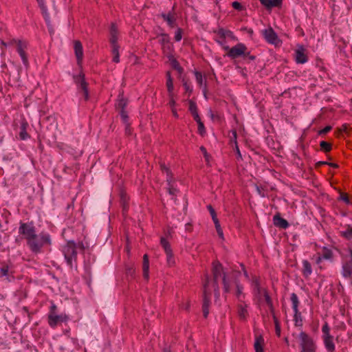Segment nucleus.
<instances>
[{"instance_id":"obj_32","label":"nucleus","mask_w":352,"mask_h":352,"mask_svg":"<svg viewBox=\"0 0 352 352\" xmlns=\"http://www.w3.org/2000/svg\"><path fill=\"white\" fill-rule=\"evenodd\" d=\"M160 168L163 173L166 174V181L170 184L172 181V175L169 168L163 163L160 164Z\"/></svg>"},{"instance_id":"obj_46","label":"nucleus","mask_w":352,"mask_h":352,"mask_svg":"<svg viewBox=\"0 0 352 352\" xmlns=\"http://www.w3.org/2000/svg\"><path fill=\"white\" fill-rule=\"evenodd\" d=\"M172 65H173V67L177 69L179 72H182V68L180 67L179 63L175 60V59H173V61H172Z\"/></svg>"},{"instance_id":"obj_29","label":"nucleus","mask_w":352,"mask_h":352,"mask_svg":"<svg viewBox=\"0 0 352 352\" xmlns=\"http://www.w3.org/2000/svg\"><path fill=\"white\" fill-rule=\"evenodd\" d=\"M157 38L159 39V43L161 44L162 46L170 43V37L168 34L166 33H162L158 34Z\"/></svg>"},{"instance_id":"obj_28","label":"nucleus","mask_w":352,"mask_h":352,"mask_svg":"<svg viewBox=\"0 0 352 352\" xmlns=\"http://www.w3.org/2000/svg\"><path fill=\"white\" fill-rule=\"evenodd\" d=\"M217 34L219 37L221 39H225L226 37L232 38L233 36V34L230 30H226L223 28H220L217 31Z\"/></svg>"},{"instance_id":"obj_50","label":"nucleus","mask_w":352,"mask_h":352,"mask_svg":"<svg viewBox=\"0 0 352 352\" xmlns=\"http://www.w3.org/2000/svg\"><path fill=\"white\" fill-rule=\"evenodd\" d=\"M232 7L237 10H242V6L241 4L238 1H234L232 3Z\"/></svg>"},{"instance_id":"obj_61","label":"nucleus","mask_w":352,"mask_h":352,"mask_svg":"<svg viewBox=\"0 0 352 352\" xmlns=\"http://www.w3.org/2000/svg\"><path fill=\"white\" fill-rule=\"evenodd\" d=\"M217 234L219 236V237L223 239V233L222 229L219 228V230H217Z\"/></svg>"},{"instance_id":"obj_58","label":"nucleus","mask_w":352,"mask_h":352,"mask_svg":"<svg viewBox=\"0 0 352 352\" xmlns=\"http://www.w3.org/2000/svg\"><path fill=\"white\" fill-rule=\"evenodd\" d=\"M185 89L188 92H192V89L190 88V86L186 82L183 84Z\"/></svg>"},{"instance_id":"obj_13","label":"nucleus","mask_w":352,"mask_h":352,"mask_svg":"<svg viewBox=\"0 0 352 352\" xmlns=\"http://www.w3.org/2000/svg\"><path fill=\"white\" fill-rule=\"evenodd\" d=\"M295 60L296 62L299 64H304L307 61V56L305 54V50L302 46H300L296 50Z\"/></svg>"},{"instance_id":"obj_36","label":"nucleus","mask_w":352,"mask_h":352,"mask_svg":"<svg viewBox=\"0 0 352 352\" xmlns=\"http://www.w3.org/2000/svg\"><path fill=\"white\" fill-rule=\"evenodd\" d=\"M262 296H264L267 305H268V307H270L271 311H272L273 310V303H272V300L267 291H263V294Z\"/></svg>"},{"instance_id":"obj_41","label":"nucleus","mask_w":352,"mask_h":352,"mask_svg":"<svg viewBox=\"0 0 352 352\" xmlns=\"http://www.w3.org/2000/svg\"><path fill=\"white\" fill-rule=\"evenodd\" d=\"M182 30L181 28H177L175 34V40L177 42H179L182 40Z\"/></svg>"},{"instance_id":"obj_11","label":"nucleus","mask_w":352,"mask_h":352,"mask_svg":"<svg viewBox=\"0 0 352 352\" xmlns=\"http://www.w3.org/2000/svg\"><path fill=\"white\" fill-rule=\"evenodd\" d=\"M263 35L265 39L271 44L278 45L280 43L277 34L272 28H269L263 31Z\"/></svg>"},{"instance_id":"obj_20","label":"nucleus","mask_w":352,"mask_h":352,"mask_svg":"<svg viewBox=\"0 0 352 352\" xmlns=\"http://www.w3.org/2000/svg\"><path fill=\"white\" fill-rule=\"evenodd\" d=\"M291 301L292 304V308L294 312V317L296 319L297 318V316L300 315V312L298 311V305H299V300L297 295L295 293H292L291 294Z\"/></svg>"},{"instance_id":"obj_34","label":"nucleus","mask_w":352,"mask_h":352,"mask_svg":"<svg viewBox=\"0 0 352 352\" xmlns=\"http://www.w3.org/2000/svg\"><path fill=\"white\" fill-rule=\"evenodd\" d=\"M119 48L120 47H115L111 50V53L113 54V61L116 63L120 62Z\"/></svg>"},{"instance_id":"obj_56","label":"nucleus","mask_w":352,"mask_h":352,"mask_svg":"<svg viewBox=\"0 0 352 352\" xmlns=\"http://www.w3.org/2000/svg\"><path fill=\"white\" fill-rule=\"evenodd\" d=\"M169 97H170L169 104L171 107V108H174L176 102L173 98V94L172 95V96H169Z\"/></svg>"},{"instance_id":"obj_39","label":"nucleus","mask_w":352,"mask_h":352,"mask_svg":"<svg viewBox=\"0 0 352 352\" xmlns=\"http://www.w3.org/2000/svg\"><path fill=\"white\" fill-rule=\"evenodd\" d=\"M110 43L112 48L120 47L118 43V35H110Z\"/></svg>"},{"instance_id":"obj_1","label":"nucleus","mask_w":352,"mask_h":352,"mask_svg":"<svg viewBox=\"0 0 352 352\" xmlns=\"http://www.w3.org/2000/svg\"><path fill=\"white\" fill-rule=\"evenodd\" d=\"M212 274H213V283L212 287L214 289V295L217 298L219 296V286L217 283V279L223 276V290L226 293H229L230 292V286L228 281L226 279V273L223 271L222 265L219 261H214L212 264Z\"/></svg>"},{"instance_id":"obj_52","label":"nucleus","mask_w":352,"mask_h":352,"mask_svg":"<svg viewBox=\"0 0 352 352\" xmlns=\"http://www.w3.org/2000/svg\"><path fill=\"white\" fill-rule=\"evenodd\" d=\"M207 208H208V210H209L210 214V215H211L212 218L213 217H214V216H216V215H217V214H216V212H215L214 209L212 208V206L211 205H208V206H207Z\"/></svg>"},{"instance_id":"obj_5","label":"nucleus","mask_w":352,"mask_h":352,"mask_svg":"<svg viewBox=\"0 0 352 352\" xmlns=\"http://www.w3.org/2000/svg\"><path fill=\"white\" fill-rule=\"evenodd\" d=\"M299 339L302 348L301 352L315 351L316 346L314 340L307 333L304 331L300 332L299 334Z\"/></svg>"},{"instance_id":"obj_47","label":"nucleus","mask_w":352,"mask_h":352,"mask_svg":"<svg viewBox=\"0 0 352 352\" xmlns=\"http://www.w3.org/2000/svg\"><path fill=\"white\" fill-rule=\"evenodd\" d=\"M37 1L38 3L40 8L42 10L43 13L46 14L47 8H46V6H45L44 0H37Z\"/></svg>"},{"instance_id":"obj_4","label":"nucleus","mask_w":352,"mask_h":352,"mask_svg":"<svg viewBox=\"0 0 352 352\" xmlns=\"http://www.w3.org/2000/svg\"><path fill=\"white\" fill-rule=\"evenodd\" d=\"M223 49L227 51V56L232 59L237 58L240 56H243L246 54L248 50L247 47L241 43H237L236 45L230 48L228 45H224Z\"/></svg>"},{"instance_id":"obj_48","label":"nucleus","mask_w":352,"mask_h":352,"mask_svg":"<svg viewBox=\"0 0 352 352\" xmlns=\"http://www.w3.org/2000/svg\"><path fill=\"white\" fill-rule=\"evenodd\" d=\"M198 124V131L201 135H204L205 133V127L204 123L200 122Z\"/></svg>"},{"instance_id":"obj_6","label":"nucleus","mask_w":352,"mask_h":352,"mask_svg":"<svg viewBox=\"0 0 352 352\" xmlns=\"http://www.w3.org/2000/svg\"><path fill=\"white\" fill-rule=\"evenodd\" d=\"M19 233L21 235H23L24 238L27 240V241L30 239L34 237V235L36 234V230L33 223L20 222Z\"/></svg>"},{"instance_id":"obj_44","label":"nucleus","mask_w":352,"mask_h":352,"mask_svg":"<svg viewBox=\"0 0 352 352\" xmlns=\"http://www.w3.org/2000/svg\"><path fill=\"white\" fill-rule=\"evenodd\" d=\"M110 35H118V30L115 23H111V25Z\"/></svg>"},{"instance_id":"obj_51","label":"nucleus","mask_w":352,"mask_h":352,"mask_svg":"<svg viewBox=\"0 0 352 352\" xmlns=\"http://www.w3.org/2000/svg\"><path fill=\"white\" fill-rule=\"evenodd\" d=\"M200 150L201 151L202 153L204 154L205 158H206V161H208V158H209V155L208 153H207V151L206 149V148L204 146H201L200 147Z\"/></svg>"},{"instance_id":"obj_10","label":"nucleus","mask_w":352,"mask_h":352,"mask_svg":"<svg viewBox=\"0 0 352 352\" xmlns=\"http://www.w3.org/2000/svg\"><path fill=\"white\" fill-rule=\"evenodd\" d=\"M74 80L75 83L82 90L85 99L87 100L89 98V93L87 89V83L85 80V75L82 73H80L78 75L74 76Z\"/></svg>"},{"instance_id":"obj_42","label":"nucleus","mask_w":352,"mask_h":352,"mask_svg":"<svg viewBox=\"0 0 352 352\" xmlns=\"http://www.w3.org/2000/svg\"><path fill=\"white\" fill-rule=\"evenodd\" d=\"M274 324H275L276 333L278 336H280V327L279 322L275 316H274Z\"/></svg>"},{"instance_id":"obj_57","label":"nucleus","mask_w":352,"mask_h":352,"mask_svg":"<svg viewBox=\"0 0 352 352\" xmlns=\"http://www.w3.org/2000/svg\"><path fill=\"white\" fill-rule=\"evenodd\" d=\"M192 116H193V118H194L195 120L197 123H199V122H201V118H200V117H199V114H198V112H197V113H195L192 114Z\"/></svg>"},{"instance_id":"obj_53","label":"nucleus","mask_w":352,"mask_h":352,"mask_svg":"<svg viewBox=\"0 0 352 352\" xmlns=\"http://www.w3.org/2000/svg\"><path fill=\"white\" fill-rule=\"evenodd\" d=\"M168 185H169V187H168V192L170 195H175L177 192V189L173 188L171 185H170V183L169 184L168 183Z\"/></svg>"},{"instance_id":"obj_23","label":"nucleus","mask_w":352,"mask_h":352,"mask_svg":"<svg viewBox=\"0 0 352 352\" xmlns=\"http://www.w3.org/2000/svg\"><path fill=\"white\" fill-rule=\"evenodd\" d=\"M264 340L262 336H257L255 338L254 348L255 352H263Z\"/></svg>"},{"instance_id":"obj_24","label":"nucleus","mask_w":352,"mask_h":352,"mask_svg":"<svg viewBox=\"0 0 352 352\" xmlns=\"http://www.w3.org/2000/svg\"><path fill=\"white\" fill-rule=\"evenodd\" d=\"M235 285H236V294H235L236 296L240 302H242L245 298V294L243 293V287L242 285L240 284V283L239 281H236Z\"/></svg>"},{"instance_id":"obj_49","label":"nucleus","mask_w":352,"mask_h":352,"mask_svg":"<svg viewBox=\"0 0 352 352\" xmlns=\"http://www.w3.org/2000/svg\"><path fill=\"white\" fill-rule=\"evenodd\" d=\"M331 130V126H327L324 129H322V130L319 131L318 134L319 135L326 134L327 133H328Z\"/></svg>"},{"instance_id":"obj_7","label":"nucleus","mask_w":352,"mask_h":352,"mask_svg":"<svg viewBox=\"0 0 352 352\" xmlns=\"http://www.w3.org/2000/svg\"><path fill=\"white\" fill-rule=\"evenodd\" d=\"M209 280L207 277L205 283L204 284V302H203V314L204 318H207L209 314L210 297L211 292L208 288Z\"/></svg>"},{"instance_id":"obj_62","label":"nucleus","mask_w":352,"mask_h":352,"mask_svg":"<svg viewBox=\"0 0 352 352\" xmlns=\"http://www.w3.org/2000/svg\"><path fill=\"white\" fill-rule=\"evenodd\" d=\"M56 309V305L54 304H52L50 307V313H55Z\"/></svg>"},{"instance_id":"obj_35","label":"nucleus","mask_w":352,"mask_h":352,"mask_svg":"<svg viewBox=\"0 0 352 352\" xmlns=\"http://www.w3.org/2000/svg\"><path fill=\"white\" fill-rule=\"evenodd\" d=\"M340 233L345 239H352V226H349L346 230L342 231Z\"/></svg>"},{"instance_id":"obj_63","label":"nucleus","mask_w":352,"mask_h":352,"mask_svg":"<svg viewBox=\"0 0 352 352\" xmlns=\"http://www.w3.org/2000/svg\"><path fill=\"white\" fill-rule=\"evenodd\" d=\"M349 256H350L349 261H346V263L352 265V250H349Z\"/></svg>"},{"instance_id":"obj_30","label":"nucleus","mask_w":352,"mask_h":352,"mask_svg":"<svg viewBox=\"0 0 352 352\" xmlns=\"http://www.w3.org/2000/svg\"><path fill=\"white\" fill-rule=\"evenodd\" d=\"M166 75H167V81H166L167 90H168L169 96H172V95L173 94V88H174L173 79L170 76V74L169 72H167Z\"/></svg>"},{"instance_id":"obj_45","label":"nucleus","mask_w":352,"mask_h":352,"mask_svg":"<svg viewBox=\"0 0 352 352\" xmlns=\"http://www.w3.org/2000/svg\"><path fill=\"white\" fill-rule=\"evenodd\" d=\"M118 106L121 109H124L126 106V101L123 98H120L118 101Z\"/></svg>"},{"instance_id":"obj_16","label":"nucleus","mask_w":352,"mask_h":352,"mask_svg":"<svg viewBox=\"0 0 352 352\" xmlns=\"http://www.w3.org/2000/svg\"><path fill=\"white\" fill-rule=\"evenodd\" d=\"M273 222L276 227L280 228L285 229L289 226V223L287 221L282 218L278 214L274 216Z\"/></svg>"},{"instance_id":"obj_38","label":"nucleus","mask_w":352,"mask_h":352,"mask_svg":"<svg viewBox=\"0 0 352 352\" xmlns=\"http://www.w3.org/2000/svg\"><path fill=\"white\" fill-rule=\"evenodd\" d=\"M322 337L330 336V327L327 322H325L322 327Z\"/></svg>"},{"instance_id":"obj_21","label":"nucleus","mask_w":352,"mask_h":352,"mask_svg":"<svg viewBox=\"0 0 352 352\" xmlns=\"http://www.w3.org/2000/svg\"><path fill=\"white\" fill-rule=\"evenodd\" d=\"M142 270L144 278L146 280H148L149 278V261L147 254H144L143 256Z\"/></svg>"},{"instance_id":"obj_25","label":"nucleus","mask_w":352,"mask_h":352,"mask_svg":"<svg viewBox=\"0 0 352 352\" xmlns=\"http://www.w3.org/2000/svg\"><path fill=\"white\" fill-rule=\"evenodd\" d=\"M161 16L164 19V20L167 22L168 25L170 28H173L175 26L176 19L172 13H170V12H168V14L162 13L161 14Z\"/></svg>"},{"instance_id":"obj_22","label":"nucleus","mask_w":352,"mask_h":352,"mask_svg":"<svg viewBox=\"0 0 352 352\" xmlns=\"http://www.w3.org/2000/svg\"><path fill=\"white\" fill-rule=\"evenodd\" d=\"M28 124L26 122H22L20 126L19 138L21 140H25L30 138L27 132Z\"/></svg>"},{"instance_id":"obj_26","label":"nucleus","mask_w":352,"mask_h":352,"mask_svg":"<svg viewBox=\"0 0 352 352\" xmlns=\"http://www.w3.org/2000/svg\"><path fill=\"white\" fill-rule=\"evenodd\" d=\"M262 5L266 8L276 7L281 4L282 0H259Z\"/></svg>"},{"instance_id":"obj_33","label":"nucleus","mask_w":352,"mask_h":352,"mask_svg":"<svg viewBox=\"0 0 352 352\" xmlns=\"http://www.w3.org/2000/svg\"><path fill=\"white\" fill-rule=\"evenodd\" d=\"M162 50L163 51V53L164 54H166L167 56V57L169 58V60H170L171 58H173V55H172V53H171V52H172V44L169 43L168 45L162 46Z\"/></svg>"},{"instance_id":"obj_54","label":"nucleus","mask_w":352,"mask_h":352,"mask_svg":"<svg viewBox=\"0 0 352 352\" xmlns=\"http://www.w3.org/2000/svg\"><path fill=\"white\" fill-rule=\"evenodd\" d=\"M120 115H121L122 118H123L124 121H126V120L128 118V116L126 114V112L124 111V109H121Z\"/></svg>"},{"instance_id":"obj_15","label":"nucleus","mask_w":352,"mask_h":352,"mask_svg":"<svg viewBox=\"0 0 352 352\" xmlns=\"http://www.w3.org/2000/svg\"><path fill=\"white\" fill-rule=\"evenodd\" d=\"M341 274L344 278L349 279L352 285V265L344 262L342 264Z\"/></svg>"},{"instance_id":"obj_31","label":"nucleus","mask_w":352,"mask_h":352,"mask_svg":"<svg viewBox=\"0 0 352 352\" xmlns=\"http://www.w3.org/2000/svg\"><path fill=\"white\" fill-rule=\"evenodd\" d=\"M253 285H254V291L258 296H262L263 294V291H267L266 289L261 288L258 280L255 278L253 280Z\"/></svg>"},{"instance_id":"obj_37","label":"nucleus","mask_w":352,"mask_h":352,"mask_svg":"<svg viewBox=\"0 0 352 352\" xmlns=\"http://www.w3.org/2000/svg\"><path fill=\"white\" fill-rule=\"evenodd\" d=\"M320 148L324 152H329L331 149V145L327 142L322 141L320 143Z\"/></svg>"},{"instance_id":"obj_2","label":"nucleus","mask_w":352,"mask_h":352,"mask_svg":"<svg viewBox=\"0 0 352 352\" xmlns=\"http://www.w3.org/2000/svg\"><path fill=\"white\" fill-rule=\"evenodd\" d=\"M27 243L32 252L38 254L41 252L45 244L51 245V238L48 234L41 233L39 235L36 234L34 237L27 241Z\"/></svg>"},{"instance_id":"obj_27","label":"nucleus","mask_w":352,"mask_h":352,"mask_svg":"<svg viewBox=\"0 0 352 352\" xmlns=\"http://www.w3.org/2000/svg\"><path fill=\"white\" fill-rule=\"evenodd\" d=\"M312 273L311 265L310 263L304 260L302 261V274L305 277H308Z\"/></svg>"},{"instance_id":"obj_60","label":"nucleus","mask_w":352,"mask_h":352,"mask_svg":"<svg viewBox=\"0 0 352 352\" xmlns=\"http://www.w3.org/2000/svg\"><path fill=\"white\" fill-rule=\"evenodd\" d=\"M244 57H248L249 59L253 60L255 59V56H252L250 54V53L249 52H248V50L246 51V54L245 55H243Z\"/></svg>"},{"instance_id":"obj_14","label":"nucleus","mask_w":352,"mask_h":352,"mask_svg":"<svg viewBox=\"0 0 352 352\" xmlns=\"http://www.w3.org/2000/svg\"><path fill=\"white\" fill-rule=\"evenodd\" d=\"M74 48L78 64H80L83 58V49L80 41H74Z\"/></svg>"},{"instance_id":"obj_3","label":"nucleus","mask_w":352,"mask_h":352,"mask_svg":"<svg viewBox=\"0 0 352 352\" xmlns=\"http://www.w3.org/2000/svg\"><path fill=\"white\" fill-rule=\"evenodd\" d=\"M63 252L67 263L72 267L76 263V244L74 241H68L63 248Z\"/></svg>"},{"instance_id":"obj_55","label":"nucleus","mask_w":352,"mask_h":352,"mask_svg":"<svg viewBox=\"0 0 352 352\" xmlns=\"http://www.w3.org/2000/svg\"><path fill=\"white\" fill-rule=\"evenodd\" d=\"M331 252L330 251H327L323 255H322V258H325V259H329L331 257Z\"/></svg>"},{"instance_id":"obj_12","label":"nucleus","mask_w":352,"mask_h":352,"mask_svg":"<svg viewBox=\"0 0 352 352\" xmlns=\"http://www.w3.org/2000/svg\"><path fill=\"white\" fill-rule=\"evenodd\" d=\"M27 47H28L27 41H17L16 50L22 59L23 63L25 66L28 65V56L25 53V50L27 49Z\"/></svg>"},{"instance_id":"obj_17","label":"nucleus","mask_w":352,"mask_h":352,"mask_svg":"<svg viewBox=\"0 0 352 352\" xmlns=\"http://www.w3.org/2000/svg\"><path fill=\"white\" fill-rule=\"evenodd\" d=\"M195 76L196 78V80L197 84L200 87H203V92L204 96L206 98V93H207V87L206 84V80H204V78L203 77L202 74L199 72H195Z\"/></svg>"},{"instance_id":"obj_43","label":"nucleus","mask_w":352,"mask_h":352,"mask_svg":"<svg viewBox=\"0 0 352 352\" xmlns=\"http://www.w3.org/2000/svg\"><path fill=\"white\" fill-rule=\"evenodd\" d=\"M8 272H9V267H8V265H3L0 269V273H1V276H8Z\"/></svg>"},{"instance_id":"obj_59","label":"nucleus","mask_w":352,"mask_h":352,"mask_svg":"<svg viewBox=\"0 0 352 352\" xmlns=\"http://www.w3.org/2000/svg\"><path fill=\"white\" fill-rule=\"evenodd\" d=\"M341 199L346 204L349 203V199L346 194L341 195Z\"/></svg>"},{"instance_id":"obj_40","label":"nucleus","mask_w":352,"mask_h":352,"mask_svg":"<svg viewBox=\"0 0 352 352\" xmlns=\"http://www.w3.org/2000/svg\"><path fill=\"white\" fill-rule=\"evenodd\" d=\"M189 111H190L192 115L195 113H197V112H198L197 104L192 100H190L189 101Z\"/></svg>"},{"instance_id":"obj_8","label":"nucleus","mask_w":352,"mask_h":352,"mask_svg":"<svg viewBox=\"0 0 352 352\" xmlns=\"http://www.w3.org/2000/svg\"><path fill=\"white\" fill-rule=\"evenodd\" d=\"M48 324L52 328H55L60 322H66L69 320L66 314L56 315L55 313H50L47 317Z\"/></svg>"},{"instance_id":"obj_18","label":"nucleus","mask_w":352,"mask_h":352,"mask_svg":"<svg viewBox=\"0 0 352 352\" xmlns=\"http://www.w3.org/2000/svg\"><path fill=\"white\" fill-rule=\"evenodd\" d=\"M323 342L326 349L329 352H333L335 351V344L333 343V337L332 336L322 337Z\"/></svg>"},{"instance_id":"obj_19","label":"nucleus","mask_w":352,"mask_h":352,"mask_svg":"<svg viewBox=\"0 0 352 352\" xmlns=\"http://www.w3.org/2000/svg\"><path fill=\"white\" fill-rule=\"evenodd\" d=\"M247 307V305L243 301L238 305V314L241 320H245L247 318L248 316Z\"/></svg>"},{"instance_id":"obj_9","label":"nucleus","mask_w":352,"mask_h":352,"mask_svg":"<svg viewBox=\"0 0 352 352\" xmlns=\"http://www.w3.org/2000/svg\"><path fill=\"white\" fill-rule=\"evenodd\" d=\"M160 243L166 252L167 263L170 266L173 265L175 263V261L169 242L165 238L162 237Z\"/></svg>"},{"instance_id":"obj_64","label":"nucleus","mask_w":352,"mask_h":352,"mask_svg":"<svg viewBox=\"0 0 352 352\" xmlns=\"http://www.w3.org/2000/svg\"><path fill=\"white\" fill-rule=\"evenodd\" d=\"M216 41L218 43H219L221 45H223L225 43V39H221L220 38V37H219V39H217Z\"/></svg>"}]
</instances>
